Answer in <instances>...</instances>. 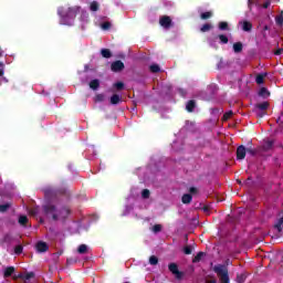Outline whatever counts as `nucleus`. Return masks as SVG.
<instances>
[{"label":"nucleus","instance_id":"ea45409f","mask_svg":"<svg viewBox=\"0 0 283 283\" xmlns=\"http://www.w3.org/2000/svg\"><path fill=\"white\" fill-rule=\"evenodd\" d=\"M105 101V95H103V94H97L96 96H95V102L96 103H103Z\"/></svg>","mask_w":283,"mask_h":283},{"label":"nucleus","instance_id":"a18cd8bd","mask_svg":"<svg viewBox=\"0 0 283 283\" xmlns=\"http://www.w3.org/2000/svg\"><path fill=\"white\" fill-rule=\"evenodd\" d=\"M255 113H256V116L259 118H264V115L266 114V111H258V109H255Z\"/></svg>","mask_w":283,"mask_h":283},{"label":"nucleus","instance_id":"ddd939ff","mask_svg":"<svg viewBox=\"0 0 283 283\" xmlns=\"http://www.w3.org/2000/svg\"><path fill=\"white\" fill-rule=\"evenodd\" d=\"M14 271H17V269H14V266L6 268L3 271V277H12Z\"/></svg>","mask_w":283,"mask_h":283},{"label":"nucleus","instance_id":"412c9836","mask_svg":"<svg viewBox=\"0 0 283 283\" xmlns=\"http://www.w3.org/2000/svg\"><path fill=\"white\" fill-rule=\"evenodd\" d=\"M243 45L242 42H237L233 44V52L235 54H240V52H242Z\"/></svg>","mask_w":283,"mask_h":283},{"label":"nucleus","instance_id":"bf43d9fd","mask_svg":"<svg viewBox=\"0 0 283 283\" xmlns=\"http://www.w3.org/2000/svg\"><path fill=\"white\" fill-rule=\"evenodd\" d=\"M207 283H218L216 280L208 281Z\"/></svg>","mask_w":283,"mask_h":283},{"label":"nucleus","instance_id":"680f3d73","mask_svg":"<svg viewBox=\"0 0 283 283\" xmlns=\"http://www.w3.org/2000/svg\"><path fill=\"white\" fill-rule=\"evenodd\" d=\"M264 2H271V0H263Z\"/></svg>","mask_w":283,"mask_h":283},{"label":"nucleus","instance_id":"864d4df0","mask_svg":"<svg viewBox=\"0 0 283 283\" xmlns=\"http://www.w3.org/2000/svg\"><path fill=\"white\" fill-rule=\"evenodd\" d=\"M205 213H209V206H205L203 208Z\"/></svg>","mask_w":283,"mask_h":283},{"label":"nucleus","instance_id":"f8f14e48","mask_svg":"<svg viewBox=\"0 0 283 283\" xmlns=\"http://www.w3.org/2000/svg\"><path fill=\"white\" fill-rule=\"evenodd\" d=\"M269 102H262V103H259V104H255V109L258 111H261V112H266L269 109Z\"/></svg>","mask_w":283,"mask_h":283},{"label":"nucleus","instance_id":"4d7b16f0","mask_svg":"<svg viewBox=\"0 0 283 283\" xmlns=\"http://www.w3.org/2000/svg\"><path fill=\"white\" fill-rule=\"evenodd\" d=\"M252 3H253V1L248 0V6H249L250 10H251V6H252Z\"/></svg>","mask_w":283,"mask_h":283},{"label":"nucleus","instance_id":"39448f33","mask_svg":"<svg viewBox=\"0 0 283 283\" xmlns=\"http://www.w3.org/2000/svg\"><path fill=\"white\" fill-rule=\"evenodd\" d=\"M159 24L161 25V28H165V30H169V28L174 27V22L171 21V17L169 15H163L159 19Z\"/></svg>","mask_w":283,"mask_h":283},{"label":"nucleus","instance_id":"4be33fe9","mask_svg":"<svg viewBox=\"0 0 283 283\" xmlns=\"http://www.w3.org/2000/svg\"><path fill=\"white\" fill-rule=\"evenodd\" d=\"M282 224H283V217L279 218L276 223L274 224V229H276L279 233H282Z\"/></svg>","mask_w":283,"mask_h":283},{"label":"nucleus","instance_id":"a19ab883","mask_svg":"<svg viewBox=\"0 0 283 283\" xmlns=\"http://www.w3.org/2000/svg\"><path fill=\"white\" fill-rule=\"evenodd\" d=\"M154 233H160L163 231V226L161 224H155L153 227Z\"/></svg>","mask_w":283,"mask_h":283},{"label":"nucleus","instance_id":"1a4fd4ad","mask_svg":"<svg viewBox=\"0 0 283 283\" xmlns=\"http://www.w3.org/2000/svg\"><path fill=\"white\" fill-rule=\"evenodd\" d=\"M35 249H36L38 253H45L50 250V247L44 241H39L35 244Z\"/></svg>","mask_w":283,"mask_h":283},{"label":"nucleus","instance_id":"79ce46f5","mask_svg":"<svg viewBox=\"0 0 283 283\" xmlns=\"http://www.w3.org/2000/svg\"><path fill=\"white\" fill-rule=\"evenodd\" d=\"M244 280H247V276L244 274H238L237 275V282L238 283H244Z\"/></svg>","mask_w":283,"mask_h":283},{"label":"nucleus","instance_id":"6e6552de","mask_svg":"<svg viewBox=\"0 0 283 283\" xmlns=\"http://www.w3.org/2000/svg\"><path fill=\"white\" fill-rule=\"evenodd\" d=\"M247 158V147L243 145L237 148V160H244Z\"/></svg>","mask_w":283,"mask_h":283},{"label":"nucleus","instance_id":"a211bd4d","mask_svg":"<svg viewBox=\"0 0 283 283\" xmlns=\"http://www.w3.org/2000/svg\"><path fill=\"white\" fill-rule=\"evenodd\" d=\"M219 30L229 32L231 29L229 28V22L221 21L218 25Z\"/></svg>","mask_w":283,"mask_h":283},{"label":"nucleus","instance_id":"c756f323","mask_svg":"<svg viewBox=\"0 0 283 283\" xmlns=\"http://www.w3.org/2000/svg\"><path fill=\"white\" fill-rule=\"evenodd\" d=\"M149 70L153 74H158V72H160V66L158 64H151Z\"/></svg>","mask_w":283,"mask_h":283},{"label":"nucleus","instance_id":"2f4dec72","mask_svg":"<svg viewBox=\"0 0 283 283\" xmlns=\"http://www.w3.org/2000/svg\"><path fill=\"white\" fill-rule=\"evenodd\" d=\"M10 207H12V205H10V203L0 205V213H6V211H8V209H10Z\"/></svg>","mask_w":283,"mask_h":283},{"label":"nucleus","instance_id":"603ef678","mask_svg":"<svg viewBox=\"0 0 283 283\" xmlns=\"http://www.w3.org/2000/svg\"><path fill=\"white\" fill-rule=\"evenodd\" d=\"M179 94H181L182 96H185L187 94L186 90L179 88Z\"/></svg>","mask_w":283,"mask_h":283},{"label":"nucleus","instance_id":"dca6fc26","mask_svg":"<svg viewBox=\"0 0 283 283\" xmlns=\"http://www.w3.org/2000/svg\"><path fill=\"white\" fill-rule=\"evenodd\" d=\"M18 222L19 224H21V227H28V222H29L28 216L25 214L20 216L18 219Z\"/></svg>","mask_w":283,"mask_h":283},{"label":"nucleus","instance_id":"f3484780","mask_svg":"<svg viewBox=\"0 0 283 283\" xmlns=\"http://www.w3.org/2000/svg\"><path fill=\"white\" fill-rule=\"evenodd\" d=\"M99 9H101V4L98 3V1L91 2L90 4L91 12H98Z\"/></svg>","mask_w":283,"mask_h":283},{"label":"nucleus","instance_id":"b1692460","mask_svg":"<svg viewBox=\"0 0 283 283\" xmlns=\"http://www.w3.org/2000/svg\"><path fill=\"white\" fill-rule=\"evenodd\" d=\"M118 103H120V95L114 94L111 97V105H118Z\"/></svg>","mask_w":283,"mask_h":283},{"label":"nucleus","instance_id":"4468645a","mask_svg":"<svg viewBox=\"0 0 283 283\" xmlns=\"http://www.w3.org/2000/svg\"><path fill=\"white\" fill-rule=\"evenodd\" d=\"M191 200H193V196H191V193H185L182 197H181V202L184 205H191Z\"/></svg>","mask_w":283,"mask_h":283},{"label":"nucleus","instance_id":"6ab92c4d","mask_svg":"<svg viewBox=\"0 0 283 283\" xmlns=\"http://www.w3.org/2000/svg\"><path fill=\"white\" fill-rule=\"evenodd\" d=\"M259 96H262V98H269L271 96V93L269 92V90L266 87H262L259 91Z\"/></svg>","mask_w":283,"mask_h":283},{"label":"nucleus","instance_id":"473e14b6","mask_svg":"<svg viewBox=\"0 0 283 283\" xmlns=\"http://www.w3.org/2000/svg\"><path fill=\"white\" fill-rule=\"evenodd\" d=\"M77 253H80L81 255H84V253H87V247L85 244H81L77 248Z\"/></svg>","mask_w":283,"mask_h":283},{"label":"nucleus","instance_id":"72a5a7b5","mask_svg":"<svg viewBox=\"0 0 283 283\" xmlns=\"http://www.w3.org/2000/svg\"><path fill=\"white\" fill-rule=\"evenodd\" d=\"M114 87H116V90H117L118 92H120V91L125 90V83H123V82H117V83L114 84Z\"/></svg>","mask_w":283,"mask_h":283},{"label":"nucleus","instance_id":"49530a36","mask_svg":"<svg viewBox=\"0 0 283 283\" xmlns=\"http://www.w3.org/2000/svg\"><path fill=\"white\" fill-rule=\"evenodd\" d=\"M109 28H112V23L111 22L102 23V30H109Z\"/></svg>","mask_w":283,"mask_h":283},{"label":"nucleus","instance_id":"58836bf2","mask_svg":"<svg viewBox=\"0 0 283 283\" xmlns=\"http://www.w3.org/2000/svg\"><path fill=\"white\" fill-rule=\"evenodd\" d=\"M15 255H21L23 253V245H17L14 248Z\"/></svg>","mask_w":283,"mask_h":283},{"label":"nucleus","instance_id":"7c9ffc66","mask_svg":"<svg viewBox=\"0 0 283 283\" xmlns=\"http://www.w3.org/2000/svg\"><path fill=\"white\" fill-rule=\"evenodd\" d=\"M18 277H22L23 280H32V277H34V272H29L25 275L19 274Z\"/></svg>","mask_w":283,"mask_h":283},{"label":"nucleus","instance_id":"5fc2aeb1","mask_svg":"<svg viewBox=\"0 0 283 283\" xmlns=\"http://www.w3.org/2000/svg\"><path fill=\"white\" fill-rule=\"evenodd\" d=\"M268 30H270V28H269V25L265 24V25L263 27V32H266Z\"/></svg>","mask_w":283,"mask_h":283},{"label":"nucleus","instance_id":"09e8293b","mask_svg":"<svg viewBox=\"0 0 283 283\" xmlns=\"http://www.w3.org/2000/svg\"><path fill=\"white\" fill-rule=\"evenodd\" d=\"M189 193H190V196H196V193H198V188H196V187H190V188H189Z\"/></svg>","mask_w":283,"mask_h":283},{"label":"nucleus","instance_id":"052dcab7","mask_svg":"<svg viewBox=\"0 0 283 283\" xmlns=\"http://www.w3.org/2000/svg\"><path fill=\"white\" fill-rule=\"evenodd\" d=\"M238 185H242V181L240 179L237 180Z\"/></svg>","mask_w":283,"mask_h":283},{"label":"nucleus","instance_id":"bb28decb","mask_svg":"<svg viewBox=\"0 0 283 283\" xmlns=\"http://www.w3.org/2000/svg\"><path fill=\"white\" fill-rule=\"evenodd\" d=\"M213 30V25L211 23H206L200 28V32H209Z\"/></svg>","mask_w":283,"mask_h":283},{"label":"nucleus","instance_id":"c9c22d12","mask_svg":"<svg viewBox=\"0 0 283 283\" xmlns=\"http://www.w3.org/2000/svg\"><path fill=\"white\" fill-rule=\"evenodd\" d=\"M149 264H151V266H156V264H158V256L151 255L149 258Z\"/></svg>","mask_w":283,"mask_h":283},{"label":"nucleus","instance_id":"37998d69","mask_svg":"<svg viewBox=\"0 0 283 283\" xmlns=\"http://www.w3.org/2000/svg\"><path fill=\"white\" fill-rule=\"evenodd\" d=\"M232 116H233V111H229L224 113L223 120H229V118H231Z\"/></svg>","mask_w":283,"mask_h":283},{"label":"nucleus","instance_id":"c85d7f7f","mask_svg":"<svg viewBox=\"0 0 283 283\" xmlns=\"http://www.w3.org/2000/svg\"><path fill=\"white\" fill-rule=\"evenodd\" d=\"M218 39H219L220 43H222L223 45H227V43H229V38L224 34H219Z\"/></svg>","mask_w":283,"mask_h":283},{"label":"nucleus","instance_id":"a878e982","mask_svg":"<svg viewBox=\"0 0 283 283\" xmlns=\"http://www.w3.org/2000/svg\"><path fill=\"white\" fill-rule=\"evenodd\" d=\"M213 17V12L208 11V12H203L200 14V19H202V21H207V19H211Z\"/></svg>","mask_w":283,"mask_h":283},{"label":"nucleus","instance_id":"393cba45","mask_svg":"<svg viewBox=\"0 0 283 283\" xmlns=\"http://www.w3.org/2000/svg\"><path fill=\"white\" fill-rule=\"evenodd\" d=\"M202 258H205V252L197 253V255L192 259V263L198 264V262H200Z\"/></svg>","mask_w":283,"mask_h":283},{"label":"nucleus","instance_id":"f704fd0d","mask_svg":"<svg viewBox=\"0 0 283 283\" xmlns=\"http://www.w3.org/2000/svg\"><path fill=\"white\" fill-rule=\"evenodd\" d=\"M149 196H151V192L149 191V189H144L142 191V198H144V200H147Z\"/></svg>","mask_w":283,"mask_h":283},{"label":"nucleus","instance_id":"2eb2a0df","mask_svg":"<svg viewBox=\"0 0 283 283\" xmlns=\"http://www.w3.org/2000/svg\"><path fill=\"white\" fill-rule=\"evenodd\" d=\"M186 109L189 113L193 112V109H196V101L193 99L188 101V103L186 104Z\"/></svg>","mask_w":283,"mask_h":283},{"label":"nucleus","instance_id":"9d476101","mask_svg":"<svg viewBox=\"0 0 283 283\" xmlns=\"http://www.w3.org/2000/svg\"><path fill=\"white\" fill-rule=\"evenodd\" d=\"M243 32H251L253 30V23L249 22L248 20L239 22Z\"/></svg>","mask_w":283,"mask_h":283},{"label":"nucleus","instance_id":"9b49d317","mask_svg":"<svg viewBox=\"0 0 283 283\" xmlns=\"http://www.w3.org/2000/svg\"><path fill=\"white\" fill-rule=\"evenodd\" d=\"M275 145V140L270 139V140H265L263 144V151H271V149H273Z\"/></svg>","mask_w":283,"mask_h":283},{"label":"nucleus","instance_id":"423d86ee","mask_svg":"<svg viewBox=\"0 0 283 283\" xmlns=\"http://www.w3.org/2000/svg\"><path fill=\"white\" fill-rule=\"evenodd\" d=\"M71 213L72 211L70 210V208L63 207L57 210L59 220H62V222H65Z\"/></svg>","mask_w":283,"mask_h":283},{"label":"nucleus","instance_id":"f257e3e1","mask_svg":"<svg viewBox=\"0 0 283 283\" xmlns=\"http://www.w3.org/2000/svg\"><path fill=\"white\" fill-rule=\"evenodd\" d=\"M213 272L218 275L220 279V283H229V268L224 264H218L213 266Z\"/></svg>","mask_w":283,"mask_h":283},{"label":"nucleus","instance_id":"13d9d810","mask_svg":"<svg viewBox=\"0 0 283 283\" xmlns=\"http://www.w3.org/2000/svg\"><path fill=\"white\" fill-rule=\"evenodd\" d=\"M66 262H67L69 264H72L73 261H72V259H67Z\"/></svg>","mask_w":283,"mask_h":283},{"label":"nucleus","instance_id":"de8ad7c7","mask_svg":"<svg viewBox=\"0 0 283 283\" xmlns=\"http://www.w3.org/2000/svg\"><path fill=\"white\" fill-rule=\"evenodd\" d=\"M259 8H263L264 10L271 7V2H264L263 4H256Z\"/></svg>","mask_w":283,"mask_h":283},{"label":"nucleus","instance_id":"0eeeda50","mask_svg":"<svg viewBox=\"0 0 283 283\" xmlns=\"http://www.w3.org/2000/svg\"><path fill=\"white\" fill-rule=\"evenodd\" d=\"M112 72H123L125 70V63L123 61L117 60L111 64Z\"/></svg>","mask_w":283,"mask_h":283},{"label":"nucleus","instance_id":"e433bc0d","mask_svg":"<svg viewBox=\"0 0 283 283\" xmlns=\"http://www.w3.org/2000/svg\"><path fill=\"white\" fill-rule=\"evenodd\" d=\"M275 21L277 25H283V11L281 14L276 15Z\"/></svg>","mask_w":283,"mask_h":283},{"label":"nucleus","instance_id":"20e7f679","mask_svg":"<svg viewBox=\"0 0 283 283\" xmlns=\"http://www.w3.org/2000/svg\"><path fill=\"white\" fill-rule=\"evenodd\" d=\"M168 271H170V273L176 276V280H181L182 277H185V272L178 270L177 263H169Z\"/></svg>","mask_w":283,"mask_h":283},{"label":"nucleus","instance_id":"cd10ccee","mask_svg":"<svg viewBox=\"0 0 283 283\" xmlns=\"http://www.w3.org/2000/svg\"><path fill=\"white\" fill-rule=\"evenodd\" d=\"M266 77V73L265 74H259L256 75V78H255V83L258 85H262V83H264V78Z\"/></svg>","mask_w":283,"mask_h":283},{"label":"nucleus","instance_id":"5701e85b","mask_svg":"<svg viewBox=\"0 0 283 283\" xmlns=\"http://www.w3.org/2000/svg\"><path fill=\"white\" fill-rule=\"evenodd\" d=\"M101 54L103 59H112V51L109 49H102Z\"/></svg>","mask_w":283,"mask_h":283},{"label":"nucleus","instance_id":"4c0bfd02","mask_svg":"<svg viewBox=\"0 0 283 283\" xmlns=\"http://www.w3.org/2000/svg\"><path fill=\"white\" fill-rule=\"evenodd\" d=\"M245 153L249 154L250 156H255L258 154V150L255 148H245Z\"/></svg>","mask_w":283,"mask_h":283},{"label":"nucleus","instance_id":"8fccbe9b","mask_svg":"<svg viewBox=\"0 0 283 283\" xmlns=\"http://www.w3.org/2000/svg\"><path fill=\"white\" fill-rule=\"evenodd\" d=\"M3 67H4L3 62H0V77L3 76L4 74Z\"/></svg>","mask_w":283,"mask_h":283},{"label":"nucleus","instance_id":"f03ea898","mask_svg":"<svg viewBox=\"0 0 283 283\" xmlns=\"http://www.w3.org/2000/svg\"><path fill=\"white\" fill-rule=\"evenodd\" d=\"M42 211L46 218L53 220L54 222L59 221V209L53 203L42 206Z\"/></svg>","mask_w":283,"mask_h":283},{"label":"nucleus","instance_id":"7ed1b4c3","mask_svg":"<svg viewBox=\"0 0 283 283\" xmlns=\"http://www.w3.org/2000/svg\"><path fill=\"white\" fill-rule=\"evenodd\" d=\"M59 14L64 19V21H67V19H76V14L81 12V7H71L66 11H63V9H59Z\"/></svg>","mask_w":283,"mask_h":283},{"label":"nucleus","instance_id":"3c124183","mask_svg":"<svg viewBox=\"0 0 283 283\" xmlns=\"http://www.w3.org/2000/svg\"><path fill=\"white\" fill-rule=\"evenodd\" d=\"M282 52H283V49H277V50L274 52V54H275V56H280V55L282 54Z\"/></svg>","mask_w":283,"mask_h":283},{"label":"nucleus","instance_id":"aec40b11","mask_svg":"<svg viewBox=\"0 0 283 283\" xmlns=\"http://www.w3.org/2000/svg\"><path fill=\"white\" fill-rule=\"evenodd\" d=\"M90 87H91V90H94V91L98 90V87H101V81L92 80L90 82Z\"/></svg>","mask_w":283,"mask_h":283},{"label":"nucleus","instance_id":"6e6d98bb","mask_svg":"<svg viewBox=\"0 0 283 283\" xmlns=\"http://www.w3.org/2000/svg\"><path fill=\"white\" fill-rule=\"evenodd\" d=\"M251 180H253V178L248 177V179L245 180L247 185H249V182H251Z\"/></svg>","mask_w":283,"mask_h":283},{"label":"nucleus","instance_id":"c03bdc74","mask_svg":"<svg viewBox=\"0 0 283 283\" xmlns=\"http://www.w3.org/2000/svg\"><path fill=\"white\" fill-rule=\"evenodd\" d=\"M184 253H185L186 255H191V253H192L191 247H190V245H186V247L184 248Z\"/></svg>","mask_w":283,"mask_h":283}]
</instances>
